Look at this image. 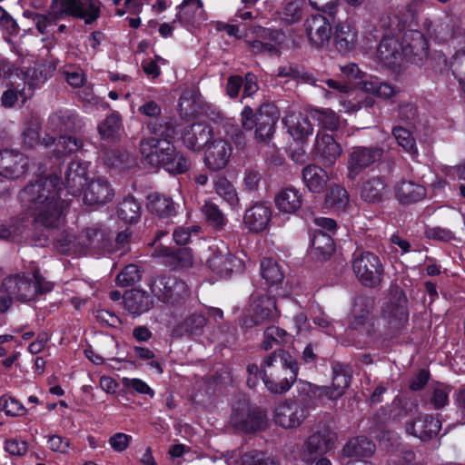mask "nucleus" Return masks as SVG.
<instances>
[{
	"mask_svg": "<svg viewBox=\"0 0 465 465\" xmlns=\"http://www.w3.org/2000/svg\"><path fill=\"white\" fill-rule=\"evenodd\" d=\"M213 188L217 195L225 202L232 210L238 209L240 199L235 187L223 176H218L213 181Z\"/></svg>",
	"mask_w": 465,
	"mask_h": 465,
	"instance_id": "39",
	"label": "nucleus"
},
{
	"mask_svg": "<svg viewBox=\"0 0 465 465\" xmlns=\"http://www.w3.org/2000/svg\"><path fill=\"white\" fill-rule=\"evenodd\" d=\"M333 39L336 48L341 53L356 49L359 43L358 30L350 21L339 23L334 27Z\"/></svg>",
	"mask_w": 465,
	"mask_h": 465,
	"instance_id": "29",
	"label": "nucleus"
},
{
	"mask_svg": "<svg viewBox=\"0 0 465 465\" xmlns=\"http://www.w3.org/2000/svg\"><path fill=\"white\" fill-rule=\"evenodd\" d=\"M213 135V130L203 124H193L183 133L184 145L192 151H200L205 148Z\"/></svg>",
	"mask_w": 465,
	"mask_h": 465,
	"instance_id": "30",
	"label": "nucleus"
},
{
	"mask_svg": "<svg viewBox=\"0 0 465 465\" xmlns=\"http://www.w3.org/2000/svg\"><path fill=\"white\" fill-rule=\"evenodd\" d=\"M312 250L318 258L326 260L334 251V243L329 233L317 231L312 241Z\"/></svg>",
	"mask_w": 465,
	"mask_h": 465,
	"instance_id": "46",
	"label": "nucleus"
},
{
	"mask_svg": "<svg viewBox=\"0 0 465 465\" xmlns=\"http://www.w3.org/2000/svg\"><path fill=\"white\" fill-rule=\"evenodd\" d=\"M1 287L9 300L29 302L38 295L50 292L54 289V283L46 281L39 270L35 269L30 275L22 272L5 277Z\"/></svg>",
	"mask_w": 465,
	"mask_h": 465,
	"instance_id": "4",
	"label": "nucleus"
},
{
	"mask_svg": "<svg viewBox=\"0 0 465 465\" xmlns=\"http://www.w3.org/2000/svg\"><path fill=\"white\" fill-rule=\"evenodd\" d=\"M276 117L272 114H264L260 110L257 118L255 130V138L258 142H265L270 139L274 133Z\"/></svg>",
	"mask_w": 465,
	"mask_h": 465,
	"instance_id": "47",
	"label": "nucleus"
},
{
	"mask_svg": "<svg viewBox=\"0 0 465 465\" xmlns=\"http://www.w3.org/2000/svg\"><path fill=\"white\" fill-rule=\"evenodd\" d=\"M19 78H10L11 86L5 90L1 97V104L5 108L14 107L16 104H25L34 94L38 82L33 74L35 71H19Z\"/></svg>",
	"mask_w": 465,
	"mask_h": 465,
	"instance_id": "8",
	"label": "nucleus"
},
{
	"mask_svg": "<svg viewBox=\"0 0 465 465\" xmlns=\"http://www.w3.org/2000/svg\"><path fill=\"white\" fill-rule=\"evenodd\" d=\"M302 178L307 188L314 193H322L329 180L326 171L315 164H309L303 168Z\"/></svg>",
	"mask_w": 465,
	"mask_h": 465,
	"instance_id": "34",
	"label": "nucleus"
},
{
	"mask_svg": "<svg viewBox=\"0 0 465 465\" xmlns=\"http://www.w3.org/2000/svg\"><path fill=\"white\" fill-rule=\"evenodd\" d=\"M61 191L56 175L40 178L27 184L19 193L25 213L21 214L11 224H0V239L14 238L32 223L45 227L59 226L64 222V210Z\"/></svg>",
	"mask_w": 465,
	"mask_h": 465,
	"instance_id": "1",
	"label": "nucleus"
},
{
	"mask_svg": "<svg viewBox=\"0 0 465 465\" xmlns=\"http://www.w3.org/2000/svg\"><path fill=\"white\" fill-rule=\"evenodd\" d=\"M132 440L131 435L116 432L109 438L108 443L114 451L123 452L129 447Z\"/></svg>",
	"mask_w": 465,
	"mask_h": 465,
	"instance_id": "64",
	"label": "nucleus"
},
{
	"mask_svg": "<svg viewBox=\"0 0 465 465\" xmlns=\"http://www.w3.org/2000/svg\"><path fill=\"white\" fill-rule=\"evenodd\" d=\"M151 292L164 303L175 305L185 301L189 296L186 283L173 276L156 279L150 285Z\"/></svg>",
	"mask_w": 465,
	"mask_h": 465,
	"instance_id": "10",
	"label": "nucleus"
},
{
	"mask_svg": "<svg viewBox=\"0 0 465 465\" xmlns=\"http://www.w3.org/2000/svg\"><path fill=\"white\" fill-rule=\"evenodd\" d=\"M42 143L45 147L54 146L53 153L57 157L66 156L76 152L82 145V143L74 137L61 135L57 140H54L52 136H46L42 139Z\"/></svg>",
	"mask_w": 465,
	"mask_h": 465,
	"instance_id": "37",
	"label": "nucleus"
},
{
	"mask_svg": "<svg viewBox=\"0 0 465 465\" xmlns=\"http://www.w3.org/2000/svg\"><path fill=\"white\" fill-rule=\"evenodd\" d=\"M335 439V434L327 429L313 433L303 443L300 458L306 463H312L318 455L333 448Z\"/></svg>",
	"mask_w": 465,
	"mask_h": 465,
	"instance_id": "16",
	"label": "nucleus"
},
{
	"mask_svg": "<svg viewBox=\"0 0 465 465\" xmlns=\"http://www.w3.org/2000/svg\"><path fill=\"white\" fill-rule=\"evenodd\" d=\"M141 279V271L135 264L127 265L116 277L119 286L124 287L136 283Z\"/></svg>",
	"mask_w": 465,
	"mask_h": 465,
	"instance_id": "57",
	"label": "nucleus"
},
{
	"mask_svg": "<svg viewBox=\"0 0 465 465\" xmlns=\"http://www.w3.org/2000/svg\"><path fill=\"white\" fill-rule=\"evenodd\" d=\"M147 207L149 211L161 218H169L176 213L173 200L169 197L152 193L147 198Z\"/></svg>",
	"mask_w": 465,
	"mask_h": 465,
	"instance_id": "38",
	"label": "nucleus"
},
{
	"mask_svg": "<svg viewBox=\"0 0 465 465\" xmlns=\"http://www.w3.org/2000/svg\"><path fill=\"white\" fill-rule=\"evenodd\" d=\"M313 152L324 164L332 165L341 154V145L328 134L318 132Z\"/></svg>",
	"mask_w": 465,
	"mask_h": 465,
	"instance_id": "27",
	"label": "nucleus"
},
{
	"mask_svg": "<svg viewBox=\"0 0 465 465\" xmlns=\"http://www.w3.org/2000/svg\"><path fill=\"white\" fill-rule=\"evenodd\" d=\"M122 381L126 388H131L137 393L148 395L151 398L154 396L153 390L141 379L124 377Z\"/></svg>",
	"mask_w": 465,
	"mask_h": 465,
	"instance_id": "63",
	"label": "nucleus"
},
{
	"mask_svg": "<svg viewBox=\"0 0 465 465\" xmlns=\"http://www.w3.org/2000/svg\"><path fill=\"white\" fill-rule=\"evenodd\" d=\"M306 410L292 401H283L273 410L275 423L285 429L300 426L306 418Z\"/></svg>",
	"mask_w": 465,
	"mask_h": 465,
	"instance_id": "19",
	"label": "nucleus"
},
{
	"mask_svg": "<svg viewBox=\"0 0 465 465\" xmlns=\"http://www.w3.org/2000/svg\"><path fill=\"white\" fill-rule=\"evenodd\" d=\"M211 254L207 259L208 268L220 277H227L234 271L242 268V262L231 253L223 241H217L210 246Z\"/></svg>",
	"mask_w": 465,
	"mask_h": 465,
	"instance_id": "11",
	"label": "nucleus"
},
{
	"mask_svg": "<svg viewBox=\"0 0 465 465\" xmlns=\"http://www.w3.org/2000/svg\"><path fill=\"white\" fill-rule=\"evenodd\" d=\"M325 203L328 208L337 213H346L351 207L349 193L339 185L331 188L326 195Z\"/></svg>",
	"mask_w": 465,
	"mask_h": 465,
	"instance_id": "40",
	"label": "nucleus"
},
{
	"mask_svg": "<svg viewBox=\"0 0 465 465\" xmlns=\"http://www.w3.org/2000/svg\"><path fill=\"white\" fill-rule=\"evenodd\" d=\"M178 8L176 18L185 26H199L207 20L201 0H183Z\"/></svg>",
	"mask_w": 465,
	"mask_h": 465,
	"instance_id": "28",
	"label": "nucleus"
},
{
	"mask_svg": "<svg viewBox=\"0 0 465 465\" xmlns=\"http://www.w3.org/2000/svg\"><path fill=\"white\" fill-rule=\"evenodd\" d=\"M249 376H261L266 389L272 393L288 391L297 380L298 366L295 359L286 351H275L266 356L262 371L255 364L247 367Z\"/></svg>",
	"mask_w": 465,
	"mask_h": 465,
	"instance_id": "3",
	"label": "nucleus"
},
{
	"mask_svg": "<svg viewBox=\"0 0 465 465\" xmlns=\"http://www.w3.org/2000/svg\"><path fill=\"white\" fill-rule=\"evenodd\" d=\"M440 427V421L432 415L420 414L412 422L407 424L406 430L420 440L426 441L437 436Z\"/></svg>",
	"mask_w": 465,
	"mask_h": 465,
	"instance_id": "25",
	"label": "nucleus"
},
{
	"mask_svg": "<svg viewBox=\"0 0 465 465\" xmlns=\"http://www.w3.org/2000/svg\"><path fill=\"white\" fill-rule=\"evenodd\" d=\"M84 191V202L88 205L106 203L114 198V190L108 183L102 179L92 180Z\"/></svg>",
	"mask_w": 465,
	"mask_h": 465,
	"instance_id": "31",
	"label": "nucleus"
},
{
	"mask_svg": "<svg viewBox=\"0 0 465 465\" xmlns=\"http://www.w3.org/2000/svg\"><path fill=\"white\" fill-rule=\"evenodd\" d=\"M283 124L289 134L296 142L303 143L313 132V126L308 117L301 112H288L283 118Z\"/></svg>",
	"mask_w": 465,
	"mask_h": 465,
	"instance_id": "26",
	"label": "nucleus"
},
{
	"mask_svg": "<svg viewBox=\"0 0 465 465\" xmlns=\"http://www.w3.org/2000/svg\"><path fill=\"white\" fill-rule=\"evenodd\" d=\"M0 411H3L7 416H23L27 410L25 406L14 397L3 395L0 397Z\"/></svg>",
	"mask_w": 465,
	"mask_h": 465,
	"instance_id": "54",
	"label": "nucleus"
},
{
	"mask_svg": "<svg viewBox=\"0 0 465 465\" xmlns=\"http://www.w3.org/2000/svg\"><path fill=\"white\" fill-rule=\"evenodd\" d=\"M302 0H291L284 3L279 11V18L282 22L292 25L302 17Z\"/></svg>",
	"mask_w": 465,
	"mask_h": 465,
	"instance_id": "48",
	"label": "nucleus"
},
{
	"mask_svg": "<svg viewBox=\"0 0 465 465\" xmlns=\"http://www.w3.org/2000/svg\"><path fill=\"white\" fill-rule=\"evenodd\" d=\"M89 163L73 161L67 167L64 184L68 193L74 196L80 195L88 183Z\"/></svg>",
	"mask_w": 465,
	"mask_h": 465,
	"instance_id": "24",
	"label": "nucleus"
},
{
	"mask_svg": "<svg viewBox=\"0 0 465 465\" xmlns=\"http://www.w3.org/2000/svg\"><path fill=\"white\" fill-rule=\"evenodd\" d=\"M125 309L132 314H142L150 310L153 300L150 295L142 290H131L124 295Z\"/></svg>",
	"mask_w": 465,
	"mask_h": 465,
	"instance_id": "35",
	"label": "nucleus"
},
{
	"mask_svg": "<svg viewBox=\"0 0 465 465\" xmlns=\"http://www.w3.org/2000/svg\"><path fill=\"white\" fill-rule=\"evenodd\" d=\"M401 51L406 59L417 65H422L429 57V45L424 35L418 30H408L401 34Z\"/></svg>",
	"mask_w": 465,
	"mask_h": 465,
	"instance_id": "13",
	"label": "nucleus"
},
{
	"mask_svg": "<svg viewBox=\"0 0 465 465\" xmlns=\"http://www.w3.org/2000/svg\"><path fill=\"white\" fill-rule=\"evenodd\" d=\"M261 273L270 285H276L282 282L283 272L276 261L272 258H263L261 262Z\"/></svg>",
	"mask_w": 465,
	"mask_h": 465,
	"instance_id": "50",
	"label": "nucleus"
},
{
	"mask_svg": "<svg viewBox=\"0 0 465 465\" xmlns=\"http://www.w3.org/2000/svg\"><path fill=\"white\" fill-rule=\"evenodd\" d=\"M351 374L349 368L345 365L335 363L332 366V382L331 386H317L308 381H299L297 390L301 395L307 396L310 399L337 400L341 397L346 389L350 386Z\"/></svg>",
	"mask_w": 465,
	"mask_h": 465,
	"instance_id": "6",
	"label": "nucleus"
},
{
	"mask_svg": "<svg viewBox=\"0 0 465 465\" xmlns=\"http://www.w3.org/2000/svg\"><path fill=\"white\" fill-rule=\"evenodd\" d=\"M121 128L120 115L118 114H112L98 125V132L102 139L114 140L119 135Z\"/></svg>",
	"mask_w": 465,
	"mask_h": 465,
	"instance_id": "52",
	"label": "nucleus"
},
{
	"mask_svg": "<svg viewBox=\"0 0 465 465\" xmlns=\"http://www.w3.org/2000/svg\"><path fill=\"white\" fill-rule=\"evenodd\" d=\"M304 27L312 45L321 48L329 44L331 36V25L325 16L314 15L308 17Z\"/></svg>",
	"mask_w": 465,
	"mask_h": 465,
	"instance_id": "22",
	"label": "nucleus"
},
{
	"mask_svg": "<svg viewBox=\"0 0 465 465\" xmlns=\"http://www.w3.org/2000/svg\"><path fill=\"white\" fill-rule=\"evenodd\" d=\"M383 153L379 147L355 146L349 154L348 177L354 180L364 169L378 162Z\"/></svg>",
	"mask_w": 465,
	"mask_h": 465,
	"instance_id": "17",
	"label": "nucleus"
},
{
	"mask_svg": "<svg viewBox=\"0 0 465 465\" xmlns=\"http://www.w3.org/2000/svg\"><path fill=\"white\" fill-rule=\"evenodd\" d=\"M286 336L287 332L284 330L277 326H270L264 331L262 347L263 350L268 351L275 345L282 343Z\"/></svg>",
	"mask_w": 465,
	"mask_h": 465,
	"instance_id": "55",
	"label": "nucleus"
},
{
	"mask_svg": "<svg viewBox=\"0 0 465 465\" xmlns=\"http://www.w3.org/2000/svg\"><path fill=\"white\" fill-rule=\"evenodd\" d=\"M40 124L38 122L28 123L21 134L22 144L25 148H33L40 143Z\"/></svg>",
	"mask_w": 465,
	"mask_h": 465,
	"instance_id": "56",
	"label": "nucleus"
},
{
	"mask_svg": "<svg viewBox=\"0 0 465 465\" xmlns=\"http://www.w3.org/2000/svg\"><path fill=\"white\" fill-rule=\"evenodd\" d=\"M250 320L246 319L243 322L246 327L275 321L279 317L276 302L268 295L253 293L250 305Z\"/></svg>",
	"mask_w": 465,
	"mask_h": 465,
	"instance_id": "15",
	"label": "nucleus"
},
{
	"mask_svg": "<svg viewBox=\"0 0 465 465\" xmlns=\"http://www.w3.org/2000/svg\"><path fill=\"white\" fill-rule=\"evenodd\" d=\"M242 465H275V462L263 452L253 450L242 457Z\"/></svg>",
	"mask_w": 465,
	"mask_h": 465,
	"instance_id": "60",
	"label": "nucleus"
},
{
	"mask_svg": "<svg viewBox=\"0 0 465 465\" xmlns=\"http://www.w3.org/2000/svg\"><path fill=\"white\" fill-rule=\"evenodd\" d=\"M311 114L324 129L336 131L341 125L339 115L331 109H314L311 112Z\"/></svg>",
	"mask_w": 465,
	"mask_h": 465,
	"instance_id": "51",
	"label": "nucleus"
},
{
	"mask_svg": "<svg viewBox=\"0 0 465 465\" xmlns=\"http://www.w3.org/2000/svg\"><path fill=\"white\" fill-rule=\"evenodd\" d=\"M409 18L412 20L414 15L410 14L402 23H396L391 18H388L389 26L384 29L377 50V59L384 66L395 70L402 64L403 51H401L402 43H400V38H401L402 31L405 29V24Z\"/></svg>",
	"mask_w": 465,
	"mask_h": 465,
	"instance_id": "5",
	"label": "nucleus"
},
{
	"mask_svg": "<svg viewBox=\"0 0 465 465\" xmlns=\"http://www.w3.org/2000/svg\"><path fill=\"white\" fill-rule=\"evenodd\" d=\"M201 212L209 225L214 229L223 230L225 227L227 218L216 203L212 201H205L201 207Z\"/></svg>",
	"mask_w": 465,
	"mask_h": 465,
	"instance_id": "44",
	"label": "nucleus"
},
{
	"mask_svg": "<svg viewBox=\"0 0 465 465\" xmlns=\"http://www.w3.org/2000/svg\"><path fill=\"white\" fill-rule=\"evenodd\" d=\"M155 252L157 256L167 258L166 262L171 265L189 268L193 264V255L190 249L184 248L174 252L169 247H161L156 249Z\"/></svg>",
	"mask_w": 465,
	"mask_h": 465,
	"instance_id": "41",
	"label": "nucleus"
},
{
	"mask_svg": "<svg viewBox=\"0 0 465 465\" xmlns=\"http://www.w3.org/2000/svg\"><path fill=\"white\" fill-rule=\"evenodd\" d=\"M256 39L249 41V46L254 54H277L284 35L278 30L257 27L254 30Z\"/></svg>",
	"mask_w": 465,
	"mask_h": 465,
	"instance_id": "21",
	"label": "nucleus"
},
{
	"mask_svg": "<svg viewBox=\"0 0 465 465\" xmlns=\"http://www.w3.org/2000/svg\"><path fill=\"white\" fill-rule=\"evenodd\" d=\"M272 209L268 203H256L245 211L243 224L252 232H263L272 219Z\"/></svg>",
	"mask_w": 465,
	"mask_h": 465,
	"instance_id": "23",
	"label": "nucleus"
},
{
	"mask_svg": "<svg viewBox=\"0 0 465 465\" xmlns=\"http://www.w3.org/2000/svg\"><path fill=\"white\" fill-rule=\"evenodd\" d=\"M29 160L24 153L15 150L0 152V175L8 180L24 176L28 171Z\"/></svg>",
	"mask_w": 465,
	"mask_h": 465,
	"instance_id": "18",
	"label": "nucleus"
},
{
	"mask_svg": "<svg viewBox=\"0 0 465 465\" xmlns=\"http://www.w3.org/2000/svg\"><path fill=\"white\" fill-rule=\"evenodd\" d=\"M148 128L155 136L145 138L140 143V152L144 161L153 167L162 166L172 174L185 173L189 163L167 138V130H158L153 123L148 124Z\"/></svg>",
	"mask_w": 465,
	"mask_h": 465,
	"instance_id": "2",
	"label": "nucleus"
},
{
	"mask_svg": "<svg viewBox=\"0 0 465 465\" xmlns=\"http://www.w3.org/2000/svg\"><path fill=\"white\" fill-rule=\"evenodd\" d=\"M302 194L294 187H287L279 192L275 196V205L280 213L292 214L302 204Z\"/></svg>",
	"mask_w": 465,
	"mask_h": 465,
	"instance_id": "33",
	"label": "nucleus"
},
{
	"mask_svg": "<svg viewBox=\"0 0 465 465\" xmlns=\"http://www.w3.org/2000/svg\"><path fill=\"white\" fill-rule=\"evenodd\" d=\"M100 5L99 0H54L55 12L61 15L81 18L86 24H91L99 17Z\"/></svg>",
	"mask_w": 465,
	"mask_h": 465,
	"instance_id": "12",
	"label": "nucleus"
},
{
	"mask_svg": "<svg viewBox=\"0 0 465 465\" xmlns=\"http://www.w3.org/2000/svg\"><path fill=\"white\" fill-rule=\"evenodd\" d=\"M359 85L365 93L371 94L381 99L391 98L397 93L393 86L387 83L381 82L374 76H369L361 81Z\"/></svg>",
	"mask_w": 465,
	"mask_h": 465,
	"instance_id": "42",
	"label": "nucleus"
},
{
	"mask_svg": "<svg viewBox=\"0 0 465 465\" xmlns=\"http://www.w3.org/2000/svg\"><path fill=\"white\" fill-rule=\"evenodd\" d=\"M352 269L359 281L365 286H378L383 276V267L378 256L370 252L355 254Z\"/></svg>",
	"mask_w": 465,
	"mask_h": 465,
	"instance_id": "9",
	"label": "nucleus"
},
{
	"mask_svg": "<svg viewBox=\"0 0 465 465\" xmlns=\"http://www.w3.org/2000/svg\"><path fill=\"white\" fill-rule=\"evenodd\" d=\"M75 127V115L69 111H59L49 118L48 128L55 132H69Z\"/></svg>",
	"mask_w": 465,
	"mask_h": 465,
	"instance_id": "45",
	"label": "nucleus"
},
{
	"mask_svg": "<svg viewBox=\"0 0 465 465\" xmlns=\"http://www.w3.org/2000/svg\"><path fill=\"white\" fill-rule=\"evenodd\" d=\"M394 193L401 203L411 204L425 198L426 189L420 183L403 180L396 184Z\"/></svg>",
	"mask_w": 465,
	"mask_h": 465,
	"instance_id": "32",
	"label": "nucleus"
},
{
	"mask_svg": "<svg viewBox=\"0 0 465 465\" xmlns=\"http://www.w3.org/2000/svg\"><path fill=\"white\" fill-rule=\"evenodd\" d=\"M326 85L331 89V91H325V97L328 99L331 98H337L339 99L341 95H351V88L349 87L347 84H343L339 83L336 80L333 79H328L325 81Z\"/></svg>",
	"mask_w": 465,
	"mask_h": 465,
	"instance_id": "61",
	"label": "nucleus"
},
{
	"mask_svg": "<svg viewBox=\"0 0 465 465\" xmlns=\"http://www.w3.org/2000/svg\"><path fill=\"white\" fill-rule=\"evenodd\" d=\"M232 153L231 143L221 136H212L204 148V164L213 172L224 169Z\"/></svg>",
	"mask_w": 465,
	"mask_h": 465,
	"instance_id": "14",
	"label": "nucleus"
},
{
	"mask_svg": "<svg viewBox=\"0 0 465 465\" xmlns=\"http://www.w3.org/2000/svg\"><path fill=\"white\" fill-rule=\"evenodd\" d=\"M232 422L238 429L245 432H253L265 427L266 413L257 408L251 409L243 403L241 411L235 410L232 415Z\"/></svg>",
	"mask_w": 465,
	"mask_h": 465,
	"instance_id": "20",
	"label": "nucleus"
},
{
	"mask_svg": "<svg viewBox=\"0 0 465 465\" xmlns=\"http://www.w3.org/2000/svg\"><path fill=\"white\" fill-rule=\"evenodd\" d=\"M392 134L398 144L405 151V153H409L412 159L418 157L419 151L415 139L408 129L401 126H396L392 130Z\"/></svg>",
	"mask_w": 465,
	"mask_h": 465,
	"instance_id": "49",
	"label": "nucleus"
},
{
	"mask_svg": "<svg viewBox=\"0 0 465 465\" xmlns=\"http://www.w3.org/2000/svg\"><path fill=\"white\" fill-rule=\"evenodd\" d=\"M452 74L462 87H465V51H458L451 61Z\"/></svg>",
	"mask_w": 465,
	"mask_h": 465,
	"instance_id": "58",
	"label": "nucleus"
},
{
	"mask_svg": "<svg viewBox=\"0 0 465 465\" xmlns=\"http://www.w3.org/2000/svg\"><path fill=\"white\" fill-rule=\"evenodd\" d=\"M385 183L381 178H372L364 182L361 188V198L369 203H378L383 198Z\"/></svg>",
	"mask_w": 465,
	"mask_h": 465,
	"instance_id": "43",
	"label": "nucleus"
},
{
	"mask_svg": "<svg viewBox=\"0 0 465 465\" xmlns=\"http://www.w3.org/2000/svg\"><path fill=\"white\" fill-rule=\"evenodd\" d=\"M381 318L390 328L397 329L405 324L409 319L407 298L398 287H391L381 307Z\"/></svg>",
	"mask_w": 465,
	"mask_h": 465,
	"instance_id": "7",
	"label": "nucleus"
},
{
	"mask_svg": "<svg viewBox=\"0 0 465 465\" xmlns=\"http://www.w3.org/2000/svg\"><path fill=\"white\" fill-rule=\"evenodd\" d=\"M450 388L444 384H437L431 392L430 403L434 408L440 409L449 402Z\"/></svg>",
	"mask_w": 465,
	"mask_h": 465,
	"instance_id": "59",
	"label": "nucleus"
},
{
	"mask_svg": "<svg viewBox=\"0 0 465 465\" xmlns=\"http://www.w3.org/2000/svg\"><path fill=\"white\" fill-rule=\"evenodd\" d=\"M140 204L132 197L125 198L119 205L118 215L127 223H136L140 218Z\"/></svg>",
	"mask_w": 465,
	"mask_h": 465,
	"instance_id": "53",
	"label": "nucleus"
},
{
	"mask_svg": "<svg viewBox=\"0 0 465 465\" xmlns=\"http://www.w3.org/2000/svg\"><path fill=\"white\" fill-rule=\"evenodd\" d=\"M374 451V443L365 437H356L350 440L342 449L345 457L355 460L369 458Z\"/></svg>",
	"mask_w": 465,
	"mask_h": 465,
	"instance_id": "36",
	"label": "nucleus"
},
{
	"mask_svg": "<svg viewBox=\"0 0 465 465\" xmlns=\"http://www.w3.org/2000/svg\"><path fill=\"white\" fill-rule=\"evenodd\" d=\"M326 85L331 89V91H325V97L328 99L331 98H337L339 99L341 95H351V88L349 87L347 84H343L339 83L336 80L333 79H328L325 81Z\"/></svg>",
	"mask_w": 465,
	"mask_h": 465,
	"instance_id": "62",
	"label": "nucleus"
}]
</instances>
